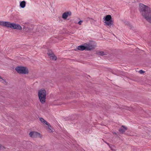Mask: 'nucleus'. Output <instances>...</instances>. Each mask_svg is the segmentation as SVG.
Instances as JSON below:
<instances>
[{"label":"nucleus","instance_id":"nucleus-13","mask_svg":"<svg viewBox=\"0 0 151 151\" xmlns=\"http://www.w3.org/2000/svg\"><path fill=\"white\" fill-rule=\"evenodd\" d=\"M48 126L47 128L49 129L48 131L50 132H53L54 129L52 128L51 126L48 123V124H46Z\"/></svg>","mask_w":151,"mask_h":151},{"label":"nucleus","instance_id":"nucleus-21","mask_svg":"<svg viewBox=\"0 0 151 151\" xmlns=\"http://www.w3.org/2000/svg\"><path fill=\"white\" fill-rule=\"evenodd\" d=\"M139 72L140 73V74H142V73H144V72L142 70H140L139 71Z\"/></svg>","mask_w":151,"mask_h":151},{"label":"nucleus","instance_id":"nucleus-8","mask_svg":"<svg viewBox=\"0 0 151 151\" xmlns=\"http://www.w3.org/2000/svg\"><path fill=\"white\" fill-rule=\"evenodd\" d=\"M86 50H90L94 49L95 47L94 46L91 45H86Z\"/></svg>","mask_w":151,"mask_h":151},{"label":"nucleus","instance_id":"nucleus-4","mask_svg":"<svg viewBox=\"0 0 151 151\" xmlns=\"http://www.w3.org/2000/svg\"><path fill=\"white\" fill-rule=\"evenodd\" d=\"M16 71L19 73L26 74L28 73V69L26 67L23 66H18L15 68Z\"/></svg>","mask_w":151,"mask_h":151},{"label":"nucleus","instance_id":"nucleus-17","mask_svg":"<svg viewBox=\"0 0 151 151\" xmlns=\"http://www.w3.org/2000/svg\"><path fill=\"white\" fill-rule=\"evenodd\" d=\"M97 54L99 55H106V54L102 51H100L98 52Z\"/></svg>","mask_w":151,"mask_h":151},{"label":"nucleus","instance_id":"nucleus-7","mask_svg":"<svg viewBox=\"0 0 151 151\" xmlns=\"http://www.w3.org/2000/svg\"><path fill=\"white\" fill-rule=\"evenodd\" d=\"M11 28L19 30H21L22 29V28L20 25L14 23H12Z\"/></svg>","mask_w":151,"mask_h":151},{"label":"nucleus","instance_id":"nucleus-10","mask_svg":"<svg viewBox=\"0 0 151 151\" xmlns=\"http://www.w3.org/2000/svg\"><path fill=\"white\" fill-rule=\"evenodd\" d=\"M71 15V13L70 12H65L63 14L62 17L63 19H65L67 18L69 15Z\"/></svg>","mask_w":151,"mask_h":151},{"label":"nucleus","instance_id":"nucleus-11","mask_svg":"<svg viewBox=\"0 0 151 151\" xmlns=\"http://www.w3.org/2000/svg\"><path fill=\"white\" fill-rule=\"evenodd\" d=\"M48 56L51 59L53 60H56L57 58L53 54L48 53Z\"/></svg>","mask_w":151,"mask_h":151},{"label":"nucleus","instance_id":"nucleus-2","mask_svg":"<svg viewBox=\"0 0 151 151\" xmlns=\"http://www.w3.org/2000/svg\"><path fill=\"white\" fill-rule=\"evenodd\" d=\"M38 96L41 103L42 104H44L46 98V91L43 89L40 90L38 92Z\"/></svg>","mask_w":151,"mask_h":151},{"label":"nucleus","instance_id":"nucleus-6","mask_svg":"<svg viewBox=\"0 0 151 151\" xmlns=\"http://www.w3.org/2000/svg\"><path fill=\"white\" fill-rule=\"evenodd\" d=\"M12 23L8 22L0 21V25L1 26L11 28Z\"/></svg>","mask_w":151,"mask_h":151},{"label":"nucleus","instance_id":"nucleus-5","mask_svg":"<svg viewBox=\"0 0 151 151\" xmlns=\"http://www.w3.org/2000/svg\"><path fill=\"white\" fill-rule=\"evenodd\" d=\"M29 135L30 137L32 138L39 137L41 138L42 137V136L40 133L36 132H30Z\"/></svg>","mask_w":151,"mask_h":151},{"label":"nucleus","instance_id":"nucleus-12","mask_svg":"<svg viewBox=\"0 0 151 151\" xmlns=\"http://www.w3.org/2000/svg\"><path fill=\"white\" fill-rule=\"evenodd\" d=\"M23 29L27 32H30L32 31V28H30L28 27L24 26L23 27Z\"/></svg>","mask_w":151,"mask_h":151},{"label":"nucleus","instance_id":"nucleus-3","mask_svg":"<svg viewBox=\"0 0 151 151\" xmlns=\"http://www.w3.org/2000/svg\"><path fill=\"white\" fill-rule=\"evenodd\" d=\"M103 19L105 25L108 28L110 27L111 25H113V22L111 19V15H106L105 17H104Z\"/></svg>","mask_w":151,"mask_h":151},{"label":"nucleus","instance_id":"nucleus-1","mask_svg":"<svg viewBox=\"0 0 151 151\" xmlns=\"http://www.w3.org/2000/svg\"><path fill=\"white\" fill-rule=\"evenodd\" d=\"M139 10L142 16L148 22L151 23V9L146 5L140 4Z\"/></svg>","mask_w":151,"mask_h":151},{"label":"nucleus","instance_id":"nucleus-19","mask_svg":"<svg viewBox=\"0 0 151 151\" xmlns=\"http://www.w3.org/2000/svg\"><path fill=\"white\" fill-rule=\"evenodd\" d=\"M5 149V147L0 144V150H4Z\"/></svg>","mask_w":151,"mask_h":151},{"label":"nucleus","instance_id":"nucleus-16","mask_svg":"<svg viewBox=\"0 0 151 151\" xmlns=\"http://www.w3.org/2000/svg\"><path fill=\"white\" fill-rule=\"evenodd\" d=\"M40 120L41 122L43 123V124H48V123L43 118L41 117L40 118Z\"/></svg>","mask_w":151,"mask_h":151},{"label":"nucleus","instance_id":"nucleus-18","mask_svg":"<svg viewBox=\"0 0 151 151\" xmlns=\"http://www.w3.org/2000/svg\"><path fill=\"white\" fill-rule=\"evenodd\" d=\"M0 81L4 84H6L7 83L6 81L4 80L1 76H0Z\"/></svg>","mask_w":151,"mask_h":151},{"label":"nucleus","instance_id":"nucleus-15","mask_svg":"<svg viewBox=\"0 0 151 151\" xmlns=\"http://www.w3.org/2000/svg\"><path fill=\"white\" fill-rule=\"evenodd\" d=\"M26 5V2L24 1H21L20 3V6L22 8H24Z\"/></svg>","mask_w":151,"mask_h":151},{"label":"nucleus","instance_id":"nucleus-14","mask_svg":"<svg viewBox=\"0 0 151 151\" xmlns=\"http://www.w3.org/2000/svg\"><path fill=\"white\" fill-rule=\"evenodd\" d=\"M77 49L79 50H86V47L84 46L80 45L78 47Z\"/></svg>","mask_w":151,"mask_h":151},{"label":"nucleus","instance_id":"nucleus-9","mask_svg":"<svg viewBox=\"0 0 151 151\" xmlns=\"http://www.w3.org/2000/svg\"><path fill=\"white\" fill-rule=\"evenodd\" d=\"M127 130V127L124 126H122L119 129V131L121 133H123Z\"/></svg>","mask_w":151,"mask_h":151},{"label":"nucleus","instance_id":"nucleus-20","mask_svg":"<svg viewBox=\"0 0 151 151\" xmlns=\"http://www.w3.org/2000/svg\"><path fill=\"white\" fill-rule=\"evenodd\" d=\"M83 22V21L81 20L80 21L78 22V24H79L80 25H81V24Z\"/></svg>","mask_w":151,"mask_h":151},{"label":"nucleus","instance_id":"nucleus-22","mask_svg":"<svg viewBox=\"0 0 151 151\" xmlns=\"http://www.w3.org/2000/svg\"><path fill=\"white\" fill-rule=\"evenodd\" d=\"M74 23H77V22H75Z\"/></svg>","mask_w":151,"mask_h":151}]
</instances>
